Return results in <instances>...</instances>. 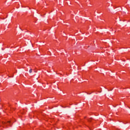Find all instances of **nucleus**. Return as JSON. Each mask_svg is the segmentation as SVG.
Returning <instances> with one entry per match:
<instances>
[{
	"label": "nucleus",
	"mask_w": 130,
	"mask_h": 130,
	"mask_svg": "<svg viewBox=\"0 0 130 130\" xmlns=\"http://www.w3.org/2000/svg\"><path fill=\"white\" fill-rule=\"evenodd\" d=\"M29 72L30 73H32V69H30L29 71Z\"/></svg>",
	"instance_id": "nucleus-2"
},
{
	"label": "nucleus",
	"mask_w": 130,
	"mask_h": 130,
	"mask_svg": "<svg viewBox=\"0 0 130 130\" xmlns=\"http://www.w3.org/2000/svg\"><path fill=\"white\" fill-rule=\"evenodd\" d=\"M2 123L5 125H11L12 122H11V121H7V122H2Z\"/></svg>",
	"instance_id": "nucleus-1"
}]
</instances>
